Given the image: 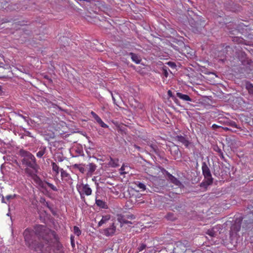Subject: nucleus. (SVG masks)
<instances>
[{
  "instance_id": "1",
  "label": "nucleus",
  "mask_w": 253,
  "mask_h": 253,
  "mask_svg": "<svg viewBox=\"0 0 253 253\" xmlns=\"http://www.w3.org/2000/svg\"><path fill=\"white\" fill-rule=\"evenodd\" d=\"M26 244L28 247L37 252L46 250L53 234L45 226L36 225L34 231L26 229L23 233Z\"/></svg>"
},
{
  "instance_id": "2",
  "label": "nucleus",
  "mask_w": 253,
  "mask_h": 253,
  "mask_svg": "<svg viewBox=\"0 0 253 253\" xmlns=\"http://www.w3.org/2000/svg\"><path fill=\"white\" fill-rule=\"evenodd\" d=\"M20 155L23 158L22 160L23 165L28 167L25 169V173L31 177L35 176L38 171L39 167L36 163L34 156L24 150L20 151Z\"/></svg>"
},
{
  "instance_id": "3",
  "label": "nucleus",
  "mask_w": 253,
  "mask_h": 253,
  "mask_svg": "<svg viewBox=\"0 0 253 253\" xmlns=\"http://www.w3.org/2000/svg\"><path fill=\"white\" fill-rule=\"evenodd\" d=\"M202 173L204 176V180L201 183V187H207L211 185L213 182L211 170L206 162L202 163Z\"/></svg>"
},
{
  "instance_id": "4",
  "label": "nucleus",
  "mask_w": 253,
  "mask_h": 253,
  "mask_svg": "<svg viewBox=\"0 0 253 253\" xmlns=\"http://www.w3.org/2000/svg\"><path fill=\"white\" fill-rule=\"evenodd\" d=\"M77 189L81 195L85 194L86 196H89L92 194V190L87 184H77Z\"/></svg>"
},
{
  "instance_id": "5",
  "label": "nucleus",
  "mask_w": 253,
  "mask_h": 253,
  "mask_svg": "<svg viewBox=\"0 0 253 253\" xmlns=\"http://www.w3.org/2000/svg\"><path fill=\"white\" fill-rule=\"evenodd\" d=\"M187 247H189V244L187 241H179L175 244L173 251L175 253H183L187 250Z\"/></svg>"
},
{
  "instance_id": "6",
  "label": "nucleus",
  "mask_w": 253,
  "mask_h": 253,
  "mask_svg": "<svg viewBox=\"0 0 253 253\" xmlns=\"http://www.w3.org/2000/svg\"><path fill=\"white\" fill-rule=\"evenodd\" d=\"M246 215L243 218L245 222L251 223L253 221V207H248L245 211Z\"/></svg>"
},
{
  "instance_id": "7",
  "label": "nucleus",
  "mask_w": 253,
  "mask_h": 253,
  "mask_svg": "<svg viewBox=\"0 0 253 253\" xmlns=\"http://www.w3.org/2000/svg\"><path fill=\"white\" fill-rule=\"evenodd\" d=\"M222 227L221 225H217L211 229H209L207 232V234L211 237H216L221 233L222 230Z\"/></svg>"
},
{
  "instance_id": "8",
  "label": "nucleus",
  "mask_w": 253,
  "mask_h": 253,
  "mask_svg": "<svg viewBox=\"0 0 253 253\" xmlns=\"http://www.w3.org/2000/svg\"><path fill=\"white\" fill-rule=\"evenodd\" d=\"M175 140L182 143L186 148H188L189 145L190 144V142L189 141L187 138L182 135H177L175 137Z\"/></svg>"
},
{
  "instance_id": "9",
  "label": "nucleus",
  "mask_w": 253,
  "mask_h": 253,
  "mask_svg": "<svg viewBox=\"0 0 253 253\" xmlns=\"http://www.w3.org/2000/svg\"><path fill=\"white\" fill-rule=\"evenodd\" d=\"M91 114L92 117H93V118L96 121V122L101 127H102L103 128L108 127V126L102 121V120L101 119V118L97 114H96L94 113V112H91Z\"/></svg>"
},
{
  "instance_id": "10",
  "label": "nucleus",
  "mask_w": 253,
  "mask_h": 253,
  "mask_svg": "<svg viewBox=\"0 0 253 253\" xmlns=\"http://www.w3.org/2000/svg\"><path fill=\"white\" fill-rule=\"evenodd\" d=\"M116 231V227L113 223L110 227L105 229L104 230V234L107 236H112Z\"/></svg>"
},
{
  "instance_id": "11",
  "label": "nucleus",
  "mask_w": 253,
  "mask_h": 253,
  "mask_svg": "<svg viewBox=\"0 0 253 253\" xmlns=\"http://www.w3.org/2000/svg\"><path fill=\"white\" fill-rule=\"evenodd\" d=\"M95 204L98 207H99L101 208L107 209V205L106 203L102 200L98 199L97 196H96L95 198Z\"/></svg>"
},
{
  "instance_id": "12",
  "label": "nucleus",
  "mask_w": 253,
  "mask_h": 253,
  "mask_svg": "<svg viewBox=\"0 0 253 253\" xmlns=\"http://www.w3.org/2000/svg\"><path fill=\"white\" fill-rule=\"evenodd\" d=\"M61 176L63 179H64L66 181L69 182L70 180H71V176L69 173L66 171L62 169H60Z\"/></svg>"
},
{
  "instance_id": "13",
  "label": "nucleus",
  "mask_w": 253,
  "mask_h": 253,
  "mask_svg": "<svg viewBox=\"0 0 253 253\" xmlns=\"http://www.w3.org/2000/svg\"><path fill=\"white\" fill-rule=\"evenodd\" d=\"M129 55L131 56L132 60L136 64H139L141 61V58L136 54L130 52Z\"/></svg>"
},
{
  "instance_id": "14",
  "label": "nucleus",
  "mask_w": 253,
  "mask_h": 253,
  "mask_svg": "<svg viewBox=\"0 0 253 253\" xmlns=\"http://www.w3.org/2000/svg\"><path fill=\"white\" fill-rule=\"evenodd\" d=\"M176 95L178 98L183 100L192 101V99L187 94H184L180 92H177Z\"/></svg>"
},
{
  "instance_id": "15",
  "label": "nucleus",
  "mask_w": 253,
  "mask_h": 253,
  "mask_svg": "<svg viewBox=\"0 0 253 253\" xmlns=\"http://www.w3.org/2000/svg\"><path fill=\"white\" fill-rule=\"evenodd\" d=\"M241 225L240 223L234 224L231 226V237H232L233 236L234 232H235V233L239 231L240 230Z\"/></svg>"
},
{
  "instance_id": "16",
  "label": "nucleus",
  "mask_w": 253,
  "mask_h": 253,
  "mask_svg": "<svg viewBox=\"0 0 253 253\" xmlns=\"http://www.w3.org/2000/svg\"><path fill=\"white\" fill-rule=\"evenodd\" d=\"M6 109L13 110L14 108L13 106L7 103H3L0 105V111H4Z\"/></svg>"
},
{
  "instance_id": "17",
  "label": "nucleus",
  "mask_w": 253,
  "mask_h": 253,
  "mask_svg": "<svg viewBox=\"0 0 253 253\" xmlns=\"http://www.w3.org/2000/svg\"><path fill=\"white\" fill-rule=\"evenodd\" d=\"M134 183L140 191H144L146 189V185L140 181H136Z\"/></svg>"
},
{
  "instance_id": "18",
  "label": "nucleus",
  "mask_w": 253,
  "mask_h": 253,
  "mask_svg": "<svg viewBox=\"0 0 253 253\" xmlns=\"http://www.w3.org/2000/svg\"><path fill=\"white\" fill-rule=\"evenodd\" d=\"M110 218V215H107L105 216H102V219L98 223V226H101L103 224L106 223Z\"/></svg>"
},
{
  "instance_id": "19",
  "label": "nucleus",
  "mask_w": 253,
  "mask_h": 253,
  "mask_svg": "<svg viewBox=\"0 0 253 253\" xmlns=\"http://www.w3.org/2000/svg\"><path fill=\"white\" fill-rule=\"evenodd\" d=\"M109 165L112 167H117L119 166V160L118 159H113L112 158L110 159V161L109 162Z\"/></svg>"
},
{
  "instance_id": "20",
  "label": "nucleus",
  "mask_w": 253,
  "mask_h": 253,
  "mask_svg": "<svg viewBox=\"0 0 253 253\" xmlns=\"http://www.w3.org/2000/svg\"><path fill=\"white\" fill-rule=\"evenodd\" d=\"M51 166L52 168V170L55 172L56 175L58 174L59 172V168L57 165L55 163L52 162L51 163Z\"/></svg>"
},
{
  "instance_id": "21",
  "label": "nucleus",
  "mask_w": 253,
  "mask_h": 253,
  "mask_svg": "<svg viewBox=\"0 0 253 253\" xmlns=\"http://www.w3.org/2000/svg\"><path fill=\"white\" fill-rule=\"evenodd\" d=\"M170 181L174 184H175L177 186H180L181 183V182L175 177L170 175V177H169Z\"/></svg>"
},
{
  "instance_id": "22",
  "label": "nucleus",
  "mask_w": 253,
  "mask_h": 253,
  "mask_svg": "<svg viewBox=\"0 0 253 253\" xmlns=\"http://www.w3.org/2000/svg\"><path fill=\"white\" fill-rule=\"evenodd\" d=\"M88 167H89V170L88 171L90 173H92V172H93L96 169V166L95 164H93V163H90L89 165H88Z\"/></svg>"
},
{
  "instance_id": "23",
  "label": "nucleus",
  "mask_w": 253,
  "mask_h": 253,
  "mask_svg": "<svg viewBox=\"0 0 253 253\" xmlns=\"http://www.w3.org/2000/svg\"><path fill=\"white\" fill-rule=\"evenodd\" d=\"M118 220L121 224L131 223L130 221L126 220L125 219H124V217L122 216H119Z\"/></svg>"
},
{
  "instance_id": "24",
  "label": "nucleus",
  "mask_w": 253,
  "mask_h": 253,
  "mask_svg": "<svg viewBox=\"0 0 253 253\" xmlns=\"http://www.w3.org/2000/svg\"><path fill=\"white\" fill-rule=\"evenodd\" d=\"M45 151V148L40 149L39 151L37 153V156L39 158H42L44 154Z\"/></svg>"
},
{
  "instance_id": "25",
  "label": "nucleus",
  "mask_w": 253,
  "mask_h": 253,
  "mask_svg": "<svg viewBox=\"0 0 253 253\" xmlns=\"http://www.w3.org/2000/svg\"><path fill=\"white\" fill-rule=\"evenodd\" d=\"M246 88L250 94H253V85L252 84H247Z\"/></svg>"
},
{
  "instance_id": "26",
  "label": "nucleus",
  "mask_w": 253,
  "mask_h": 253,
  "mask_svg": "<svg viewBox=\"0 0 253 253\" xmlns=\"http://www.w3.org/2000/svg\"><path fill=\"white\" fill-rule=\"evenodd\" d=\"M74 233L75 234H76L77 236H79L81 234V231L79 227L77 226H74Z\"/></svg>"
},
{
  "instance_id": "27",
  "label": "nucleus",
  "mask_w": 253,
  "mask_h": 253,
  "mask_svg": "<svg viewBox=\"0 0 253 253\" xmlns=\"http://www.w3.org/2000/svg\"><path fill=\"white\" fill-rule=\"evenodd\" d=\"M126 167L124 165H123L122 167L121 168V169H120V173L121 174V175H123V174H124L125 173H126L127 172L125 171V170L126 169Z\"/></svg>"
},
{
  "instance_id": "28",
  "label": "nucleus",
  "mask_w": 253,
  "mask_h": 253,
  "mask_svg": "<svg viewBox=\"0 0 253 253\" xmlns=\"http://www.w3.org/2000/svg\"><path fill=\"white\" fill-rule=\"evenodd\" d=\"M47 185L48 187L51 188L54 191H57V188L54 185H53L52 184H51L50 183H49V182H47Z\"/></svg>"
},
{
  "instance_id": "29",
  "label": "nucleus",
  "mask_w": 253,
  "mask_h": 253,
  "mask_svg": "<svg viewBox=\"0 0 253 253\" xmlns=\"http://www.w3.org/2000/svg\"><path fill=\"white\" fill-rule=\"evenodd\" d=\"M214 150L217 151L219 154V156L222 159L224 158L223 153L222 152V151L220 148H219L218 147H216V148L214 149Z\"/></svg>"
},
{
  "instance_id": "30",
  "label": "nucleus",
  "mask_w": 253,
  "mask_h": 253,
  "mask_svg": "<svg viewBox=\"0 0 253 253\" xmlns=\"http://www.w3.org/2000/svg\"><path fill=\"white\" fill-rule=\"evenodd\" d=\"M16 196H17V195L16 194L9 195L6 196L5 198H6L7 201H9L10 199H14Z\"/></svg>"
},
{
  "instance_id": "31",
  "label": "nucleus",
  "mask_w": 253,
  "mask_h": 253,
  "mask_svg": "<svg viewBox=\"0 0 253 253\" xmlns=\"http://www.w3.org/2000/svg\"><path fill=\"white\" fill-rule=\"evenodd\" d=\"M146 246L145 244H142L141 245H140L138 247V249L137 250L139 251V252H141L142 251H143L144 249H145Z\"/></svg>"
},
{
  "instance_id": "32",
  "label": "nucleus",
  "mask_w": 253,
  "mask_h": 253,
  "mask_svg": "<svg viewBox=\"0 0 253 253\" xmlns=\"http://www.w3.org/2000/svg\"><path fill=\"white\" fill-rule=\"evenodd\" d=\"M168 64L171 67V68H175L176 67V65L174 63V62H169L168 63Z\"/></svg>"
},
{
  "instance_id": "33",
  "label": "nucleus",
  "mask_w": 253,
  "mask_h": 253,
  "mask_svg": "<svg viewBox=\"0 0 253 253\" xmlns=\"http://www.w3.org/2000/svg\"><path fill=\"white\" fill-rule=\"evenodd\" d=\"M78 169L82 173H84V168L81 165H80V167H79V168Z\"/></svg>"
},
{
  "instance_id": "34",
  "label": "nucleus",
  "mask_w": 253,
  "mask_h": 253,
  "mask_svg": "<svg viewBox=\"0 0 253 253\" xmlns=\"http://www.w3.org/2000/svg\"><path fill=\"white\" fill-rule=\"evenodd\" d=\"M44 78L47 79L49 83H51L52 82V79L49 78L47 76H45Z\"/></svg>"
},
{
  "instance_id": "35",
  "label": "nucleus",
  "mask_w": 253,
  "mask_h": 253,
  "mask_svg": "<svg viewBox=\"0 0 253 253\" xmlns=\"http://www.w3.org/2000/svg\"><path fill=\"white\" fill-rule=\"evenodd\" d=\"M168 94L169 97H172V91L171 90H169L168 91Z\"/></svg>"
},
{
  "instance_id": "36",
  "label": "nucleus",
  "mask_w": 253,
  "mask_h": 253,
  "mask_svg": "<svg viewBox=\"0 0 253 253\" xmlns=\"http://www.w3.org/2000/svg\"><path fill=\"white\" fill-rule=\"evenodd\" d=\"M174 152H175V154L178 156L179 153V150H178V148H176L175 150H174Z\"/></svg>"
},
{
  "instance_id": "37",
  "label": "nucleus",
  "mask_w": 253,
  "mask_h": 253,
  "mask_svg": "<svg viewBox=\"0 0 253 253\" xmlns=\"http://www.w3.org/2000/svg\"><path fill=\"white\" fill-rule=\"evenodd\" d=\"M81 165H79V164H75L74 165V167L77 168V169H78L79 167H80Z\"/></svg>"
},
{
  "instance_id": "38",
  "label": "nucleus",
  "mask_w": 253,
  "mask_h": 253,
  "mask_svg": "<svg viewBox=\"0 0 253 253\" xmlns=\"http://www.w3.org/2000/svg\"><path fill=\"white\" fill-rule=\"evenodd\" d=\"M2 202L4 203H6V202L4 201V197L2 195Z\"/></svg>"
},
{
  "instance_id": "39",
  "label": "nucleus",
  "mask_w": 253,
  "mask_h": 253,
  "mask_svg": "<svg viewBox=\"0 0 253 253\" xmlns=\"http://www.w3.org/2000/svg\"><path fill=\"white\" fill-rule=\"evenodd\" d=\"M165 73V76L166 77H167L168 73V72H167V70H165V73Z\"/></svg>"
},
{
  "instance_id": "40",
  "label": "nucleus",
  "mask_w": 253,
  "mask_h": 253,
  "mask_svg": "<svg viewBox=\"0 0 253 253\" xmlns=\"http://www.w3.org/2000/svg\"><path fill=\"white\" fill-rule=\"evenodd\" d=\"M134 147H135L136 149H137L138 150H140V147L139 146H137V145H134Z\"/></svg>"
},
{
  "instance_id": "41",
  "label": "nucleus",
  "mask_w": 253,
  "mask_h": 253,
  "mask_svg": "<svg viewBox=\"0 0 253 253\" xmlns=\"http://www.w3.org/2000/svg\"><path fill=\"white\" fill-rule=\"evenodd\" d=\"M1 91V86L0 85V92Z\"/></svg>"
},
{
  "instance_id": "42",
  "label": "nucleus",
  "mask_w": 253,
  "mask_h": 253,
  "mask_svg": "<svg viewBox=\"0 0 253 253\" xmlns=\"http://www.w3.org/2000/svg\"><path fill=\"white\" fill-rule=\"evenodd\" d=\"M2 7L0 5V9L2 8Z\"/></svg>"
},
{
  "instance_id": "43",
  "label": "nucleus",
  "mask_w": 253,
  "mask_h": 253,
  "mask_svg": "<svg viewBox=\"0 0 253 253\" xmlns=\"http://www.w3.org/2000/svg\"><path fill=\"white\" fill-rule=\"evenodd\" d=\"M1 119V116H0V120Z\"/></svg>"
}]
</instances>
